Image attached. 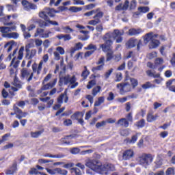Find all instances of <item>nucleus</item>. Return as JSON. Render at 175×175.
<instances>
[{
    "mask_svg": "<svg viewBox=\"0 0 175 175\" xmlns=\"http://www.w3.org/2000/svg\"><path fill=\"white\" fill-rule=\"evenodd\" d=\"M21 79H27V81H31L33 77V72L31 73L27 68H23L21 70Z\"/></svg>",
    "mask_w": 175,
    "mask_h": 175,
    "instance_id": "nucleus-9",
    "label": "nucleus"
},
{
    "mask_svg": "<svg viewBox=\"0 0 175 175\" xmlns=\"http://www.w3.org/2000/svg\"><path fill=\"white\" fill-rule=\"evenodd\" d=\"M155 65H162L163 64V59L161 57H158L154 61Z\"/></svg>",
    "mask_w": 175,
    "mask_h": 175,
    "instance_id": "nucleus-56",
    "label": "nucleus"
},
{
    "mask_svg": "<svg viewBox=\"0 0 175 175\" xmlns=\"http://www.w3.org/2000/svg\"><path fill=\"white\" fill-rule=\"evenodd\" d=\"M130 81L131 83L133 88H136V87H137V84H138L137 79L134 78H131Z\"/></svg>",
    "mask_w": 175,
    "mask_h": 175,
    "instance_id": "nucleus-47",
    "label": "nucleus"
},
{
    "mask_svg": "<svg viewBox=\"0 0 175 175\" xmlns=\"http://www.w3.org/2000/svg\"><path fill=\"white\" fill-rule=\"evenodd\" d=\"M60 142L62 144H66L67 146H70V142H69V139L68 137H64L60 139Z\"/></svg>",
    "mask_w": 175,
    "mask_h": 175,
    "instance_id": "nucleus-41",
    "label": "nucleus"
},
{
    "mask_svg": "<svg viewBox=\"0 0 175 175\" xmlns=\"http://www.w3.org/2000/svg\"><path fill=\"white\" fill-rule=\"evenodd\" d=\"M24 46H21L18 51V55L16 58L18 60L15 61L12 64L13 68H14L15 69L18 68V65H20V61H21V59H23V57H24Z\"/></svg>",
    "mask_w": 175,
    "mask_h": 175,
    "instance_id": "nucleus-10",
    "label": "nucleus"
},
{
    "mask_svg": "<svg viewBox=\"0 0 175 175\" xmlns=\"http://www.w3.org/2000/svg\"><path fill=\"white\" fill-rule=\"evenodd\" d=\"M47 173L51 175L57 174V168L51 170L50 168H46Z\"/></svg>",
    "mask_w": 175,
    "mask_h": 175,
    "instance_id": "nucleus-55",
    "label": "nucleus"
},
{
    "mask_svg": "<svg viewBox=\"0 0 175 175\" xmlns=\"http://www.w3.org/2000/svg\"><path fill=\"white\" fill-rule=\"evenodd\" d=\"M116 87L120 90V94L121 95H124L125 92H130V91L132 90V86L131 84L126 82L118 83L117 84Z\"/></svg>",
    "mask_w": 175,
    "mask_h": 175,
    "instance_id": "nucleus-6",
    "label": "nucleus"
},
{
    "mask_svg": "<svg viewBox=\"0 0 175 175\" xmlns=\"http://www.w3.org/2000/svg\"><path fill=\"white\" fill-rule=\"evenodd\" d=\"M100 90H102V88H100V86H96L94 88L92 92L93 96H96V95H98V94L100 92Z\"/></svg>",
    "mask_w": 175,
    "mask_h": 175,
    "instance_id": "nucleus-36",
    "label": "nucleus"
},
{
    "mask_svg": "<svg viewBox=\"0 0 175 175\" xmlns=\"http://www.w3.org/2000/svg\"><path fill=\"white\" fill-rule=\"evenodd\" d=\"M105 103V97L100 96L98 97L97 100L95 101L94 103V107H98L102 105V103Z\"/></svg>",
    "mask_w": 175,
    "mask_h": 175,
    "instance_id": "nucleus-29",
    "label": "nucleus"
},
{
    "mask_svg": "<svg viewBox=\"0 0 175 175\" xmlns=\"http://www.w3.org/2000/svg\"><path fill=\"white\" fill-rule=\"evenodd\" d=\"M16 172H17V163H14L12 166L6 171L5 174L8 175L14 174Z\"/></svg>",
    "mask_w": 175,
    "mask_h": 175,
    "instance_id": "nucleus-22",
    "label": "nucleus"
},
{
    "mask_svg": "<svg viewBox=\"0 0 175 175\" xmlns=\"http://www.w3.org/2000/svg\"><path fill=\"white\" fill-rule=\"evenodd\" d=\"M118 125H120V126H124V128H128L129 126V122L127 121L126 118H121L118 122Z\"/></svg>",
    "mask_w": 175,
    "mask_h": 175,
    "instance_id": "nucleus-24",
    "label": "nucleus"
},
{
    "mask_svg": "<svg viewBox=\"0 0 175 175\" xmlns=\"http://www.w3.org/2000/svg\"><path fill=\"white\" fill-rule=\"evenodd\" d=\"M87 167L91 169L93 172L98 173V174L107 175L109 171L114 172L116 168L113 164H104L98 159H88L85 163Z\"/></svg>",
    "mask_w": 175,
    "mask_h": 175,
    "instance_id": "nucleus-2",
    "label": "nucleus"
},
{
    "mask_svg": "<svg viewBox=\"0 0 175 175\" xmlns=\"http://www.w3.org/2000/svg\"><path fill=\"white\" fill-rule=\"evenodd\" d=\"M122 157H123V159H124L125 161H128V159H131V158L133 157V150H127L124 151Z\"/></svg>",
    "mask_w": 175,
    "mask_h": 175,
    "instance_id": "nucleus-19",
    "label": "nucleus"
},
{
    "mask_svg": "<svg viewBox=\"0 0 175 175\" xmlns=\"http://www.w3.org/2000/svg\"><path fill=\"white\" fill-rule=\"evenodd\" d=\"M48 61H49V55L46 54L43 56L42 60H41L40 62H42V64L44 65V64H47Z\"/></svg>",
    "mask_w": 175,
    "mask_h": 175,
    "instance_id": "nucleus-60",
    "label": "nucleus"
},
{
    "mask_svg": "<svg viewBox=\"0 0 175 175\" xmlns=\"http://www.w3.org/2000/svg\"><path fill=\"white\" fill-rule=\"evenodd\" d=\"M97 49L98 48L96 47V45L90 44L87 46L86 50H90L91 51H94V53H95V51H96Z\"/></svg>",
    "mask_w": 175,
    "mask_h": 175,
    "instance_id": "nucleus-45",
    "label": "nucleus"
},
{
    "mask_svg": "<svg viewBox=\"0 0 175 175\" xmlns=\"http://www.w3.org/2000/svg\"><path fill=\"white\" fill-rule=\"evenodd\" d=\"M88 76H90V71H83L81 74V77H83V80H85Z\"/></svg>",
    "mask_w": 175,
    "mask_h": 175,
    "instance_id": "nucleus-58",
    "label": "nucleus"
},
{
    "mask_svg": "<svg viewBox=\"0 0 175 175\" xmlns=\"http://www.w3.org/2000/svg\"><path fill=\"white\" fill-rule=\"evenodd\" d=\"M135 125L138 129L144 128V126H146V120L144 119H142L139 121L137 122Z\"/></svg>",
    "mask_w": 175,
    "mask_h": 175,
    "instance_id": "nucleus-31",
    "label": "nucleus"
},
{
    "mask_svg": "<svg viewBox=\"0 0 175 175\" xmlns=\"http://www.w3.org/2000/svg\"><path fill=\"white\" fill-rule=\"evenodd\" d=\"M43 62H40L38 66L36 65L32 66V70L33 73H37V75H40V72H42V69H43Z\"/></svg>",
    "mask_w": 175,
    "mask_h": 175,
    "instance_id": "nucleus-15",
    "label": "nucleus"
},
{
    "mask_svg": "<svg viewBox=\"0 0 175 175\" xmlns=\"http://www.w3.org/2000/svg\"><path fill=\"white\" fill-rule=\"evenodd\" d=\"M74 48L79 51V50H81L83 49V44H81V42H78L75 44Z\"/></svg>",
    "mask_w": 175,
    "mask_h": 175,
    "instance_id": "nucleus-63",
    "label": "nucleus"
},
{
    "mask_svg": "<svg viewBox=\"0 0 175 175\" xmlns=\"http://www.w3.org/2000/svg\"><path fill=\"white\" fill-rule=\"evenodd\" d=\"M17 54V49H16L15 50H14L12 55L13 57L10 66H13V64H14V62L17 59V57H16V55Z\"/></svg>",
    "mask_w": 175,
    "mask_h": 175,
    "instance_id": "nucleus-42",
    "label": "nucleus"
},
{
    "mask_svg": "<svg viewBox=\"0 0 175 175\" xmlns=\"http://www.w3.org/2000/svg\"><path fill=\"white\" fill-rule=\"evenodd\" d=\"M70 173L75 175H82L81 171L77 167H72L70 169Z\"/></svg>",
    "mask_w": 175,
    "mask_h": 175,
    "instance_id": "nucleus-34",
    "label": "nucleus"
},
{
    "mask_svg": "<svg viewBox=\"0 0 175 175\" xmlns=\"http://www.w3.org/2000/svg\"><path fill=\"white\" fill-rule=\"evenodd\" d=\"M56 51L57 53H59L61 55H64V54H65V50L64 49V48H62V46L57 47Z\"/></svg>",
    "mask_w": 175,
    "mask_h": 175,
    "instance_id": "nucleus-57",
    "label": "nucleus"
},
{
    "mask_svg": "<svg viewBox=\"0 0 175 175\" xmlns=\"http://www.w3.org/2000/svg\"><path fill=\"white\" fill-rule=\"evenodd\" d=\"M106 124H107V122L105 120L102 121L101 122H97L96 124V128H97V129H99V128L106 126Z\"/></svg>",
    "mask_w": 175,
    "mask_h": 175,
    "instance_id": "nucleus-51",
    "label": "nucleus"
},
{
    "mask_svg": "<svg viewBox=\"0 0 175 175\" xmlns=\"http://www.w3.org/2000/svg\"><path fill=\"white\" fill-rule=\"evenodd\" d=\"M39 17H40V18H43L44 21L48 22V24H49V25L50 24H51V25H55V26L59 25L58 22L50 21V18L49 17V16L46 15V12H40L39 13Z\"/></svg>",
    "mask_w": 175,
    "mask_h": 175,
    "instance_id": "nucleus-12",
    "label": "nucleus"
},
{
    "mask_svg": "<svg viewBox=\"0 0 175 175\" xmlns=\"http://www.w3.org/2000/svg\"><path fill=\"white\" fill-rule=\"evenodd\" d=\"M77 81V79L76 78L75 75H73L72 77H70V75H67L59 78V85L60 87L62 85V84H64V85H68L70 83V84H71L70 88L73 90V88H76V87L79 85V83L76 82Z\"/></svg>",
    "mask_w": 175,
    "mask_h": 175,
    "instance_id": "nucleus-4",
    "label": "nucleus"
},
{
    "mask_svg": "<svg viewBox=\"0 0 175 175\" xmlns=\"http://www.w3.org/2000/svg\"><path fill=\"white\" fill-rule=\"evenodd\" d=\"M57 38L59 40L63 39L64 42L71 40L72 39V36H70V34H59L57 36Z\"/></svg>",
    "mask_w": 175,
    "mask_h": 175,
    "instance_id": "nucleus-25",
    "label": "nucleus"
},
{
    "mask_svg": "<svg viewBox=\"0 0 175 175\" xmlns=\"http://www.w3.org/2000/svg\"><path fill=\"white\" fill-rule=\"evenodd\" d=\"M154 158L152 155L148 154H143L141 157H139V165H142L144 167H147L148 165L152 163Z\"/></svg>",
    "mask_w": 175,
    "mask_h": 175,
    "instance_id": "nucleus-5",
    "label": "nucleus"
},
{
    "mask_svg": "<svg viewBox=\"0 0 175 175\" xmlns=\"http://www.w3.org/2000/svg\"><path fill=\"white\" fill-rule=\"evenodd\" d=\"M29 49H31V44H28L25 46V58H27V59H32V58L35 57V55H36V50L32 49L31 51H30Z\"/></svg>",
    "mask_w": 175,
    "mask_h": 175,
    "instance_id": "nucleus-8",
    "label": "nucleus"
},
{
    "mask_svg": "<svg viewBox=\"0 0 175 175\" xmlns=\"http://www.w3.org/2000/svg\"><path fill=\"white\" fill-rule=\"evenodd\" d=\"M44 29L38 28L36 30V33L34 34L35 38H38V36H40V38H44V39H47V38H49L50 35H51V31H48L46 33H44Z\"/></svg>",
    "mask_w": 175,
    "mask_h": 175,
    "instance_id": "nucleus-11",
    "label": "nucleus"
},
{
    "mask_svg": "<svg viewBox=\"0 0 175 175\" xmlns=\"http://www.w3.org/2000/svg\"><path fill=\"white\" fill-rule=\"evenodd\" d=\"M62 29L66 33H71V32L75 31V30H73V29L70 28V27L69 26L64 27Z\"/></svg>",
    "mask_w": 175,
    "mask_h": 175,
    "instance_id": "nucleus-46",
    "label": "nucleus"
},
{
    "mask_svg": "<svg viewBox=\"0 0 175 175\" xmlns=\"http://www.w3.org/2000/svg\"><path fill=\"white\" fill-rule=\"evenodd\" d=\"M6 8L8 10V12L13 11L16 12V8H14V5H10V4H7Z\"/></svg>",
    "mask_w": 175,
    "mask_h": 175,
    "instance_id": "nucleus-59",
    "label": "nucleus"
},
{
    "mask_svg": "<svg viewBox=\"0 0 175 175\" xmlns=\"http://www.w3.org/2000/svg\"><path fill=\"white\" fill-rule=\"evenodd\" d=\"M100 9L93 10L92 11L88 12L84 14V16L86 17H91L93 14H95L93 16V20H91L88 22L89 25H98L100 24V19L103 17V12L100 11Z\"/></svg>",
    "mask_w": 175,
    "mask_h": 175,
    "instance_id": "nucleus-3",
    "label": "nucleus"
},
{
    "mask_svg": "<svg viewBox=\"0 0 175 175\" xmlns=\"http://www.w3.org/2000/svg\"><path fill=\"white\" fill-rule=\"evenodd\" d=\"M158 38V34H154L153 32H150L146 33L144 36V42L145 43V44H147L148 43V42H151L153 38Z\"/></svg>",
    "mask_w": 175,
    "mask_h": 175,
    "instance_id": "nucleus-13",
    "label": "nucleus"
},
{
    "mask_svg": "<svg viewBox=\"0 0 175 175\" xmlns=\"http://www.w3.org/2000/svg\"><path fill=\"white\" fill-rule=\"evenodd\" d=\"M56 174L68 175V170L62 168H56Z\"/></svg>",
    "mask_w": 175,
    "mask_h": 175,
    "instance_id": "nucleus-37",
    "label": "nucleus"
},
{
    "mask_svg": "<svg viewBox=\"0 0 175 175\" xmlns=\"http://www.w3.org/2000/svg\"><path fill=\"white\" fill-rule=\"evenodd\" d=\"M38 24H39V27H40V28H43V27H50V24L49 23V22L47 21H44L42 20H40L38 21Z\"/></svg>",
    "mask_w": 175,
    "mask_h": 175,
    "instance_id": "nucleus-39",
    "label": "nucleus"
},
{
    "mask_svg": "<svg viewBox=\"0 0 175 175\" xmlns=\"http://www.w3.org/2000/svg\"><path fill=\"white\" fill-rule=\"evenodd\" d=\"M96 65H103L105 66V57L102 56L98 59V61L96 62Z\"/></svg>",
    "mask_w": 175,
    "mask_h": 175,
    "instance_id": "nucleus-53",
    "label": "nucleus"
},
{
    "mask_svg": "<svg viewBox=\"0 0 175 175\" xmlns=\"http://www.w3.org/2000/svg\"><path fill=\"white\" fill-rule=\"evenodd\" d=\"M143 90H148L150 88H155V85L151 83V82L148 81L142 85Z\"/></svg>",
    "mask_w": 175,
    "mask_h": 175,
    "instance_id": "nucleus-28",
    "label": "nucleus"
},
{
    "mask_svg": "<svg viewBox=\"0 0 175 175\" xmlns=\"http://www.w3.org/2000/svg\"><path fill=\"white\" fill-rule=\"evenodd\" d=\"M64 103H68V100H69V97L66 95V92H64V94H61L58 98H57V103L62 105L64 103Z\"/></svg>",
    "mask_w": 175,
    "mask_h": 175,
    "instance_id": "nucleus-18",
    "label": "nucleus"
},
{
    "mask_svg": "<svg viewBox=\"0 0 175 175\" xmlns=\"http://www.w3.org/2000/svg\"><path fill=\"white\" fill-rule=\"evenodd\" d=\"M45 12L46 13V16H49V17H54L55 16V13H59V11H56L53 8L49 9L48 12L46 11H42Z\"/></svg>",
    "mask_w": 175,
    "mask_h": 175,
    "instance_id": "nucleus-30",
    "label": "nucleus"
},
{
    "mask_svg": "<svg viewBox=\"0 0 175 175\" xmlns=\"http://www.w3.org/2000/svg\"><path fill=\"white\" fill-rule=\"evenodd\" d=\"M124 33H125L124 30L120 31L119 29H115L113 32L105 33L103 37L104 43L100 44V49H101L102 51L110 50V46H113V40H115V39H116V43H122Z\"/></svg>",
    "mask_w": 175,
    "mask_h": 175,
    "instance_id": "nucleus-1",
    "label": "nucleus"
},
{
    "mask_svg": "<svg viewBox=\"0 0 175 175\" xmlns=\"http://www.w3.org/2000/svg\"><path fill=\"white\" fill-rule=\"evenodd\" d=\"M42 133H43L42 131H36V132L31 131L30 133V135H31V137H33V139H38V137H39V136H40Z\"/></svg>",
    "mask_w": 175,
    "mask_h": 175,
    "instance_id": "nucleus-33",
    "label": "nucleus"
},
{
    "mask_svg": "<svg viewBox=\"0 0 175 175\" xmlns=\"http://www.w3.org/2000/svg\"><path fill=\"white\" fill-rule=\"evenodd\" d=\"M129 8V0H126L124 1V3H120L119 5H118L116 8L115 10H123V11H126L128 10V8Z\"/></svg>",
    "mask_w": 175,
    "mask_h": 175,
    "instance_id": "nucleus-14",
    "label": "nucleus"
},
{
    "mask_svg": "<svg viewBox=\"0 0 175 175\" xmlns=\"http://www.w3.org/2000/svg\"><path fill=\"white\" fill-rule=\"evenodd\" d=\"M174 175V168L169 167L165 172V175Z\"/></svg>",
    "mask_w": 175,
    "mask_h": 175,
    "instance_id": "nucleus-52",
    "label": "nucleus"
},
{
    "mask_svg": "<svg viewBox=\"0 0 175 175\" xmlns=\"http://www.w3.org/2000/svg\"><path fill=\"white\" fill-rule=\"evenodd\" d=\"M12 84L14 85V87H16L17 88H21V83L20 82V81H18L17 78H14Z\"/></svg>",
    "mask_w": 175,
    "mask_h": 175,
    "instance_id": "nucleus-44",
    "label": "nucleus"
},
{
    "mask_svg": "<svg viewBox=\"0 0 175 175\" xmlns=\"http://www.w3.org/2000/svg\"><path fill=\"white\" fill-rule=\"evenodd\" d=\"M13 43H14V41L12 40V41H10V42H7L4 45V49H7V53H10V51H12V50H13Z\"/></svg>",
    "mask_w": 175,
    "mask_h": 175,
    "instance_id": "nucleus-27",
    "label": "nucleus"
},
{
    "mask_svg": "<svg viewBox=\"0 0 175 175\" xmlns=\"http://www.w3.org/2000/svg\"><path fill=\"white\" fill-rule=\"evenodd\" d=\"M139 33H142V29L132 28L129 30V35H130V36H135L139 35Z\"/></svg>",
    "mask_w": 175,
    "mask_h": 175,
    "instance_id": "nucleus-23",
    "label": "nucleus"
},
{
    "mask_svg": "<svg viewBox=\"0 0 175 175\" xmlns=\"http://www.w3.org/2000/svg\"><path fill=\"white\" fill-rule=\"evenodd\" d=\"M103 68H104L103 65L98 64V66L96 67H93L92 68V72H93V73H96L98 70H103Z\"/></svg>",
    "mask_w": 175,
    "mask_h": 175,
    "instance_id": "nucleus-40",
    "label": "nucleus"
},
{
    "mask_svg": "<svg viewBox=\"0 0 175 175\" xmlns=\"http://www.w3.org/2000/svg\"><path fill=\"white\" fill-rule=\"evenodd\" d=\"M137 135H142V133H137L136 135H133L131 137V139L129 141V143L135 144V142H137Z\"/></svg>",
    "mask_w": 175,
    "mask_h": 175,
    "instance_id": "nucleus-50",
    "label": "nucleus"
},
{
    "mask_svg": "<svg viewBox=\"0 0 175 175\" xmlns=\"http://www.w3.org/2000/svg\"><path fill=\"white\" fill-rule=\"evenodd\" d=\"M114 70L113 68H110L109 70H108L105 73V78L106 80H107V79H109V77H110V76L111 75V73H113V71Z\"/></svg>",
    "mask_w": 175,
    "mask_h": 175,
    "instance_id": "nucleus-49",
    "label": "nucleus"
},
{
    "mask_svg": "<svg viewBox=\"0 0 175 175\" xmlns=\"http://www.w3.org/2000/svg\"><path fill=\"white\" fill-rule=\"evenodd\" d=\"M96 84V81L95 80H92L88 82V84L87 85L88 90H91L94 85Z\"/></svg>",
    "mask_w": 175,
    "mask_h": 175,
    "instance_id": "nucleus-48",
    "label": "nucleus"
},
{
    "mask_svg": "<svg viewBox=\"0 0 175 175\" xmlns=\"http://www.w3.org/2000/svg\"><path fill=\"white\" fill-rule=\"evenodd\" d=\"M157 118H158V115L155 116L152 115V113H149L147 115V121L148 122H153V121H157Z\"/></svg>",
    "mask_w": 175,
    "mask_h": 175,
    "instance_id": "nucleus-26",
    "label": "nucleus"
},
{
    "mask_svg": "<svg viewBox=\"0 0 175 175\" xmlns=\"http://www.w3.org/2000/svg\"><path fill=\"white\" fill-rule=\"evenodd\" d=\"M3 38H7L8 39H18L20 34L17 32H12L8 33L2 34Z\"/></svg>",
    "mask_w": 175,
    "mask_h": 175,
    "instance_id": "nucleus-17",
    "label": "nucleus"
},
{
    "mask_svg": "<svg viewBox=\"0 0 175 175\" xmlns=\"http://www.w3.org/2000/svg\"><path fill=\"white\" fill-rule=\"evenodd\" d=\"M137 11L140 12V13H148V12H150V8L146 6H140L138 7Z\"/></svg>",
    "mask_w": 175,
    "mask_h": 175,
    "instance_id": "nucleus-32",
    "label": "nucleus"
},
{
    "mask_svg": "<svg viewBox=\"0 0 175 175\" xmlns=\"http://www.w3.org/2000/svg\"><path fill=\"white\" fill-rule=\"evenodd\" d=\"M157 38H153L149 44V49H157V47L159 46V44H161V42L159 40H156Z\"/></svg>",
    "mask_w": 175,
    "mask_h": 175,
    "instance_id": "nucleus-21",
    "label": "nucleus"
},
{
    "mask_svg": "<svg viewBox=\"0 0 175 175\" xmlns=\"http://www.w3.org/2000/svg\"><path fill=\"white\" fill-rule=\"evenodd\" d=\"M120 135L122 136H128V135H129V129L122 130L120 131Z\"/></svg>",
    "mask_w": 175,
    "mask_h": 175,
    "instance_id": "nucleus-61",
    "label": "nucleus"
},
{
    "mask_svg": "<svg viewBox=\"0 0 175 175\" xmlns=\"http://www.w3.org/2000/svg\"><path fill=\"white\" fill-rule=\"evenodd\" d=\"M103 53H107L106 54V62H109L114 58V52L111 50V46H109V49L106 51H103Z\"/></svg>",
    "mask_w": 175,
    "mask_h": 175,
    "instance_id": "nucleus-16",
    "label": "nucleus"
},
{
    "mask_svg": "<svg viewBox=\"0 0 175 175\" xmlns=\"http://www.w3.org/2000/svg\"><path fill=\"white\" fill-rule=\"evenodd\" d=\"M58 79L57 78L54 79L53 81L44 85L40 90L38 91V94H42V91H46V90H51L53 87H55L57 84Z\"/></svg>",
    "mask_w": 175,
    "mask_h": 175,
    "instance_id": "nucleus-7",
    "label": "nucleus"
},
{
    "mask_svg": "<svg viewBox=\"0 0 175 175\" xmlns=\"http://www.w3.org/2000/svg\"><path fill=\"white\" fill-rule=\"evenodd\" d=\"M81 113L80 112H75L74 114L71 116V119L72 120H79V116H80Z\"/></svg>",
    "mask_w": 175,
    "mask_h": 175,
    "instance_id": "nucleus-62",
    "label": "nucleus"
},
{
    "mask_svg": "<svg viewBox=\"0 0 175 175\" xmlns=\"http://www.w3.org/2000/svg\"><path fill=\"white\" fill-rule=\"evenodd\" d=\"M137 5V1L136 0H132L129 4V8L130 10H135L136 9V6Z\"/></svg>",
    "mask_w": 175,
    "mask_h": 175,
    "instance_id": "nucleus-35",
    "label": "nucleus"
},
{
    "mask_svg": "<svg viewBox=\"0 0 175 175\" xmlns=\"http://www.w3.org/2000/svg\"><path fill=\"white\" fill-rule=\"evenodd\" d=\"M70 10L73 13H77V12H81L83 8L81 7H70Z\"/></svg>",
    "mask_w": 175,
    "mask_h": 175,
    "instance_id": "nucleus-43",
    "label": "nucleus"
},
{
    "mask_svg": "<svg viewBox=\"0 0 175 175\" xmlns=\"http://www.w3.org/2000/svg\"><path fill=\"white\" fill-rule=\"evenodd\" d=\"M121 80H122V74L121 72H118L116 74L115 81L116 83H119Z\"/></svg>",
    "mask_w": 175,
    "mask_h": 175,
    "instance_id": "nucleus-54",
    "label": "nucleus"
},
{
    "mask_svg": "<svg viewBox=\"0 0 175 175\" xmlns=\"http://www.w3.org/2000/svg\"><path fill=\"white\" fill-rule=\"evenodd\" d=\"M0 32L5 35V33H9L10 32V27H0Z\"/></svg>",
    "mask_w": 175,
    "mask_h": 175,
    "instance_id": "nucleus-38",
    "label": "nucleus"
},
{
    "mask_svg": "<svg viewBox=\"0 0 175 175\" xmlns=\"http://www.w3.org/2000/svg\"><path fill=\"white\" fill-rule=\"evenodd\" d=\"M170 63H171L172 66L175 68V53L172 54V57L170 59Z\"/></svg>",
    "mask_w": 175,
    "mask_h": 175,
    "instance_id": "nucleus-64",
    "label": "nucleus"
},
{
    "mask_svg": "<svg viewBox=\"0 0 175 175\" xmlns=\"http://www.w3.org/2000/svg\"><path fill=\"white\" fill-rule=\"evenodd\" d=\"M136 44H137V39L136 38L130 39L126 44L129 49H133V47H136Z\"/></svg>",
    "mask_w": 175,
    "mask_h": 175,
    "instance_id": "nucleus-20",
    "label": "nucleus"
}]
</instances>
